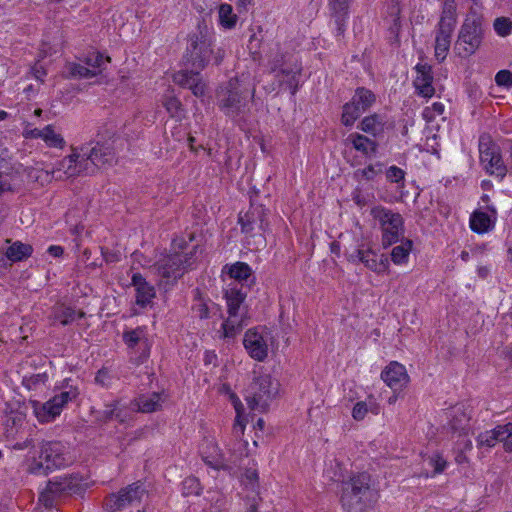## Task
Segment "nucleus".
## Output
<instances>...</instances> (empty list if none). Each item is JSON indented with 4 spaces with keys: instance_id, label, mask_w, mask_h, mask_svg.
Here are the masks:
<instances>
[{
    "instance_id": "nucleus-12",
    "label": "nucleus",
    "mask_w": 512,
    "mask_h": 512,
    "mask_svg": "<svg viewBox=\"0 0 512 512\" xmlns=\"http://www.w3.org/2000/svg\"><path fill=\"white\" fill-rule=\"evenodd\" d=\"M479 154L480 163L488 174L499 177L500 179L505 177L507 167L502 160L500 148L490 137H480Z\"/></svg>"
},
{
    "instance_id": "nucleus-33",
    "label": "nucleus",
    "mask_w": 512,
    "mask_h": 512,
    "mask_svg": "<svg viewBox=\"0 0 512 512\" xmlns=\"http://www.w3.org/2000/svg\"><path fill=\"white\" fill-rule=\"evenodd\" d=\"M245 316H230L221 325V337L233 338L235 337L246 325L244 322Z\"/></svg>"
},
{
    "instance_id": "nucleus-37",
    "label": "nucleus",
    "mask_w": 512,
    "mask_h": 512,
    "mask_svg": "<svg viewBox=\"0 0 512 512\" xmlns=\"http://www.w3.org/2000/svg\"><path fill=\"white\" fill-rule=\"evenodd\" d=\"M218 17L220 25L225 29H233L238 21V16L233 12L230 4L223 3L218 8Z\"/></svg>"
},
{
    "instance_id": "nucleus-64",
    "label": "nucleus",
    "mask_w": 512,
    "mask_h": 512,
    "mask_svg": "<svg viewBox=\"0 0 512 512\" xmlns=\"http://www.w3.org/2000/svg\"><path fill=\"white\" fill-rule=\"evenodd\" d=\"M111 376L107 368L100 369L95 377V382L101 386H108L110 384Z\"/></svg>"
},
{
    "instance_id": "nucleus-62",
    "label": "nucleus",
    "mask_w": 512,
    "mask_h": 512,
    "mask_svg": "<svg viewBox=\"0 0 512 512\" xmlns=\"http://www.w3.org/2000/svg\"><path fill=\"white\" fill-rule=\"evenodd\" d=\"M131 415L128 409L120 406L118 401H115V420L119 423H126Z\"/></svg>"
},
{
    "instance_id": "nucleus-23",
    "label": "nucleus",
    "mask_w": 512,
    "mask_h": 512,
    "mask_svg": "<svg viewBox=\"0 0 512 512\" xmlns=\"http://www.w3.org/2000/svg\"><path fill=\"white\" fill-rule=\"evenodd\" d=\"M132 285L135 287L137 305L145 307L151 303L156 295L153 285L149 284L140 273L133 274Z\"/></svg>"
},
{
    "instance_id": "nucleus-46",
    "label": "nucleus",
    "mask_w": 512,
    "mask_h": 512,
    "mask_svg": "<svg viewBox=\"0 0 512 512\" xmlns=\"http://www.w3.org/2000/svg\"><path fill=\"white\" fill-rule=\"evenodd\" d=\"M123 341L129 348H134L141 342H146L145 332L143 328H136L123 333Z\"/></svg>"
},
{
    "instance_id": "nucleus-5",
    "label": "nucleus",
    "mask_w": 512,
    "mask_h": 512,
    "mask_svg": "<svg viewBox=\"0 0 512 512\" xmlns=\"http://www.w3.org/2000/svg\"><path fill=\"white\" fill-rule=\"evenodd\" d=\"M279 382L270 374L254 371L251 383L245 391V400L252 410L263 412L279 393Z\"/></svg>"
},
{
    "instance_id": "nucleus-56",
    "label": "nucleus",
    "mask_w": 512,
    "mask_h": 512,
    "mask_svg": "<svg viewBox=\"0 0 512 512\" xmlns=\"http://www.w3.org/2000/svg\"><path fill=\"white\" fill-rule=\"evenodd\" d=\"M428 464L434 468V474H439L444 471L447 462L439 454H434L428 458Z\"/></svg>"
},
{
    "instance_id": "nucleus-41",
    "label": "nucleus",
    "mask_w": 512,
    "mask_h": 512,
    "mask_svg": "<svg viewBox=\"0 0 512 512\" xmlns=\"http://www.w3.org/2000/svg\"><path fill=\"white\" fill-rule=\"evenodd\" d=\"M497 441L503 444L506 452H512V423L498 425L494 428Z\"/></svg>"
},
{
    "instance_id": "nucleus-45",
    "label": "nucleus",
    "mask_w": 512,
    "mask_h": 512,
    "mask_svg": "<svg viewBox=\"0 0 512 512\" xmlns=\"http://www.w3.org/2000/svg\"><path fill=\"white\" fill-rule=\"evenodd\" d=\"M43 141L53 148H63L66 143L64 138L56 133L51 125L44 127Z\"/></svg>"
},
{
    "instance_id": "nucleus-52",
    "label": "nucleus",
    "mask_w": 512,
    "mask_h": 512,
    "mask_svg": "<svg viewBox=\"0 0 512 512\" xmlns=\"http://www.w3.org/2000/svg\"><path fill=\"white\" fill-rule=\"evenodd\" d=\"M497 442L498 441L494 429L482 432L477 437V444L479 447L492 448L496 445Z\"/></svg>"
},
{
    "instance_id": "nucleus-38",
    "label": "nucleus",
    "mask_w": 512,
    "mask_h": 512,
    "mask_svg": "<svg viewBox=\"0 0 512 512\" xmlns=\"http://www.w3.org/2000/svg\"><path fill=\"white\" fill-rule=\"evenodd\" d=\"M228 274L231 278L237 280L238 282H247L251 278V283H254V277H252V269L247 263L236 262L230 266Z\"/></svg>"
},
{
    "instance_id": "nucleus-59",
    "label": "nucleus",
    "mask_w": 512,
    "mask_h": 512,
    "mask_svg": "<svg viewBox=\"0 0 512 512\" xmlns=\"http://www.w3.org/2000/svg\"><path fill=\"white\" fill-rule=\"evenodd\" d=\"M495 82L498 86H512V72L509 70H501L495 76Z\"/></svg>"
},
{
    "instance_id": "nucleus-6",
    "label": "nucleus",
    "mask_w": 512,
    "mask_h": 512,
    "mask_svg": "<svg viewBox=\"0 0 512 512\" xmlns=\"http://www.w3.org/2000/svg\"><path fill=\"white\" fill-rule=\"evenodd\" d=\"M484 36L483 17L475 10L467 15L458 34L454 50L462 58L473 55L480 47Z\"/></svg>"
},
{
    "instance_id": "nucleus-26",
    "label": "nucleus",
    "mask_w": 512,
    "mask_h": 512,
    "mask_svg": "<svg viewBox=\"0 0 512 512\" xmlns=\"http://www.w3.org/2000/svg\"><path fill=\"white\" fill-rule=\"evenodd\" d=\"M202 459L203 461L214 469H229L224 456L220 453L218 446L215 443L209 442L205 447L202 448Z\"/></svg>"
},
{
    "instance_id": "nucleus-35",
    "label": "nucleus",
    "mask_w": 512,
    "mask_h": 512,
    "mask_svg": "<svg viewBox=\"0 0 512 512\" xmlns=\"http://www.w3.org/2000/svg\"><path fill=\"white\" fill-rule=\"evenodd\" d=\"M295 62L291 60V57L275 49H272L269 55L268 65L271 72L281 74V69H288L290 65Z\"/></svg>"
},
{
    "instance_id": "nucleus-21",
    "label": "nucleus",
    "mask_w": 512,
    "mask_h": 512,
    "mask_svg": "<svg viewBox=\"0 0 512 512\" xmlns=\"http://www.w3.org/2000/svg\"><path fill=\"white\" fill-rule=\"evenodd\" d=\"M415 69L417 76L414 80V86L418 94L425 98L432 97L435 89L432 85L433 75L431 66L428 64H417Z\"/></svg>"
},
{
    "instance_id": "nucleus-17",
    "label": "nucleus",
    "mask_w": 512,
    "mask_h": 512,
    "mask_svg": "<svg viewBox=\"0 0 512 512\" xmlns=\"http://www.w3.org/2000/svg\"><path fill=\"white\" fill-rule=\"evenodd\" d=\"M224 297L227 303V311L230 316H246V310L242 306L246 297L247 290L244 289L243 285L230 284L225 290Z\"/></svg>"
},
{
    "instance_id": "nucleus-43",
    "label": "nucleus",
    "mask_w": 512,
    "mask_h": 512,
    "mask_svg": "<svg viewBox=\"0 0 512 512\" xmlns=\"http://www.w3.org/2000/svg\"><path fill=\"white\" fill-rule=\"evenodd\" d=\"M163 105L171 117L175 118L178 121L184 118V108L179 99H177L176 97H166L163 102Z\"/></svg>"
},
{
    "instance_id": "nucleus-58",
    "label": "nucleus",
    "mask_w": 512,
    "mask_h": 512,
    "mask_svg": "<svg viewBox=\"0 0 512 512\" xmlns=\"http://www.w3.org/2000/svg\"><path fill=\"white\" fill-rule=\"evenodd\" d=\"M47 381L46 373L33 374L24 378V383L29 389L36 388L39 384H44Z\"/></svg>"
},
{
    "instance_id": "nucleus-48",
    "label": "nucleus",
    "mask_w": 512,
    "mask_h": 512,
    "mask_svg": "<svg viewBox=\"0 0 512 512\" xmlns=\"http://www.w3.org/2000/svg\"><path fill=\"white\" fill-rule=\"evenodd\" d=\"M381 169H382V165L380 163L375 164V165L370 164L363 169L356 170L354 172V177L357 180L364 179V180L370 181V180H373L381 172Z\"/></svg>"
},
{
    "instance_id": "nucleus-22",
    "label": "nucleus",
    "mask_w": 512,
    "mask_h": 512,
    "mask_svg": "<svg viewBox=\"0 0 512 512\" xmlns=\"http://www.w3.org/2000/svg\"><path fill=\"white\" fill-rule=\"evenodd\" d=\"M351 1L352 0H329V12L335 22L337 36H343L345 33Z\"/></svg>"
},
{
    "instance_id": "nucleus-61",
    "label": "nucleus",
    "mask_w": 512,
    "mask_h": 512,
    "mask_svg": "<svg viewBox=\"0 0 512 512\" xmlns=\"http://www.w3.org/2000/svg\"><path fill=\"white\" fill-rule=\"evenodd\" d=\"M405 172L397 167V166H391L386 172V177L389 181L398 183L401 180L404 179Z\"/></svg>"
},
{
    "instance_id": "nucleus-42",
    "label": "nucleus",
    "mask_w": 512,
    "mask_h": 512,
    "mask_svg": "<svg viewBox=\"0 0 512 512\" xmlns=\"http://www.w3.org/2000/svg\"><path fill=\"white\" fill-rule=\"evenodd\" d=\"M363 114L362 110L354 104V101H350L343 106L342 123L345 126H352L354 122Z\"/></svg>"
},
{
    "instance_id": "nucleus-55",
    "label": "nucleus",
    "mask_w": 512,
    "mask_h": 512,
    "mask_svg": "<svg viewBox=\"0 0 512 512\" xmlns=\"http://www.w3.org/2000/svg\"><path fill=\"white\" fill-rule=\"evenodd\" d=\"M105 61L110 62V57L107 56L104 58V56L99 52H93L85 59L86 65L92 67L93 69L102 68Z\"/></svg>"
},
{
    "instance_id": "nucleus-8",
    "label": "nucleus",
    "mask_w": 512,
    "mask_h": 512,
    "mask_svg": "<svg viewBox=\"0 0 512 512\" xmlns=\"http://www.w3.org/2000/svg\"><path fill=\"white\" fill-rule=\"evenodd\" d=\"M146 495L147 490L141 482L137 481L108 494L103 500V507L107 512H121L138 507Z\"/></svg>"
},
{
    "instance_id": "nucleus-53",
    "label": "nucleus",
    "mask_w": 512,
    "mask_h": 512,
    "mask_svg": "<svg viewBox=\"0 0 512 512\" xmlns=\"http://www.w3.org/2000/svg\"><path fill=\"white\" fill-rule=\"evenodd\" d=\"M79 395V391L76 387H70L69 390L62 391L61 393L55 395L54 401L58 402V404L63 408L68 402L75 400Z\"/></svg>"
},
{
    "instance_id": "nucleus-51",
    "label": "nucleus",
    "mask_w": 512,
    "mask_h": 512,
    "mask_svg": "<svg viewBox=\"0 0 512 512\" xmlns=\"http://www.w3.org/2000/svg\"><path fill=\"white\" fill-rule=\"evenodd\" d=\"M444 105L441 102H435L431 106L425 107L422 115L427 122H432L437 116L444 113Z\"/></svg>"
},
{
    "instance_id": "nucleus-36",
    "label": "nucleus",
    "mask_w": 512,
    "mask_h": 512,
    "mask_svg": "<svg viewBox=\"0 0 512 512\" xmlns=\"http://www.w3.org/2000/svg\"><path fill=\"white\" fill-rule=\"evenodd\" d=\"M375 100V94L364 87L357 88L354 96L352 97L354 104H356L363 113L373 105Z\"/></svg>"
},
{
    "instance_id": "nucleus-28",
    "label": "nucleus",
    "mask_w": 512,
    "mask_h": 512,
    "mask_svg": "<svg viewBox=\"0 0 512 512\" xmlns=\"http://www.w3.org/2000/svg\"><path fill=\"white\" fill-rule=\"evenodd\" d=\"M346 141L350 143L355 150L362 153L366 157H371L377 152V142L362 134L351 133L347 137Z\"/></svg>"
},
{
    "instance_id": "nucleus-10",
    "label": "nucleus",
    "mask_w": 512,
    "mask_h": 512,
    "mask_svg": "<svg viewBox=\"0 0 512 512\" xmlns=\"http://www.w3.org/2000/svg\"><path fill=\"white\" fill-rule=\"evenodd\" d=\"M371 215L379 222L384 248L397 243L403 237L404 221L399 213L377 206L371 209Z\"/></svg>"
},
{
    "instance_id": "nucleus-15",
    "label": "nucleus",
    "mask_w": 512,
    "mask_h": 512,
    "mask_svg": "<svg viewBox=\"0 0 512 512\" xmlns=\"http://www.w3.org/2000/svg\"><path fill=\"white\" fill-rule=\"evenodd\" d=\"M348 260L352 263L361 262L366 268L377 274H384L389 271L390 263L387 255H379L372 249H357L348 256Z\"/></svg>"
},
{
    "instance_id": "nucleus-7",
    "label": "nucleus",
    "mask_w": 512,
    "mask_h": 512,
    "mask_svg": "<svg viewBox=\"0 0 512 512\" xmlns=\"http://www.w3.org/2000/svg\"><path fill=\"white\" fill-rule=\"evenodd\" d=\"M241 230L246 234V243L254 249L265 246L264 232L268 226L267 210L263 205H251L249 210L239 216Z\"/></svg>"
},
{
    "instance_id": "nucleus-63",
    "label": "nucleus",
    "mask_w": 512,
    "mask_h": 512,
    "mask_svg": "<svg viewBox=\"0 0 512 512\" xmlns=\"http://www.w3.org/2000/svg\"><path fill=\"white\" fill-rule=\"evenodd\" d=\"M189 89L192 93L197 96H203L205 93V84L202 82V78L200 73L196 75V79L193 80V83L189 86Z\"/></svg>"
},
{
    "instance_id": "nucleus-4",
    "label": "nucleus",
    "mask_w": 512,
    "mask_h": 512,
    "mask_svg": "<svg viewBox=\"0 0 512 512\" xmlns=\"http://www.w3.org/2000/svg\"><path fill=\"white\" fill-rule=\"evenodd\" d=\"M224 55L223 49L218 48L215 51L212 48V35L207 25L198 24L196 31L189 35V45L184 55L185 65L203 70L212 58L214 63L219 65Z\"/></svg>"
},
{
    "instance_id": "nucleus-49",
    "label": "nucleus",
    "mask_w": 512,
    "mask_h": 512,
    "mask_svg": "<svg viewBox=\"0 0 512 512\" xmlns=\"http://www.w3.org/2000/svg\"><path fill=\"white\" fill-rule=\"evenodd\" d=\"M69 71L73 77H79V78H92V77L98 75V73L100 72V71L89 69L88 67H86L82 64H78V63L70 64Z\"/></svg>"
},
{
    "instance_id": "nucleus-34",
    "label": "nucleus",
    "mask_w": 512,
    "mask_h": 512,
    "mask_svg": "<svg viewBox=\"0 0 512 512\" xmlns=\"http://www.w3.org/2000/svg\"><path fill=\"white\" fill-rule=\"evenodd\" d=\"M32 252L33 248L31 245L16 241L7 248L6 256L13 262H19L30 257Z\"/></svg>"
},
{
    "instance_id": "nucleus-19",
    "label": "nucleus",
    "mask_w": 512,
    "mask_h": 512,
    "mask_svg": "<svg viewBox=\"0 0 512 512\" xmlns=\"http://www.w3.org/2000/svg\"><path fill=\"white\" fill-rule=\"evenodd\" d=\"M456 24V8L454 0H445L442 15L438 24L436 38L451 41V35Z\"/></svg>"
},
{
    "instance_id": "nucleus-54",
    "label": "nucleus",
    "mask_w": 512,
    "mask_h": 512,
    "mask_svg": "<svg viewBox=\"0 0 512 512\" xmlns=\"http://www.w3.org/2000/svg\"><path fill=\"white\" fill-rule=\"evenodd\" d=\"M450 43V40H445L444 38L435 39V57L439 62H442L446 58Z\"/></svg>"
},
{
    "instance_id": "nucleus-20",
    "label": "nucleus",
    "mask_w": 512,
    "mask_h": 512,
    "mask_svg": "<svg viewBox=\"0 0 512 512\" xmlns=\"http://www.w3.org/2000/svg\"><path fill=\"white\" fill-rule=\"evenodd\" d=\"M449 427L459 437L467 436L470 431V410L464 406H455L449 414Z\"/></svg>"
},
{
    "instance_id": "nucleus-30",
    "label": "nucleus",
    "mask_w": 512,
    "mask_h": 512,
    "mask_svg": "<svg viewBox=\"0 0 512 512\" xmlns=\"http://www.w3.org/2000/svg\"><path fill=\"white\" fill-rule=\"evenodd\" d=\"M17 177V173L14 172L11 164L7 160L0 158V194L14 191Z\"/></svg>"
},
{
    "instance_id": "nucleus-27",
    "label": "nucleus",
    "mask_w": 512,
    "mask_h": 512,
    "mask_svg": "<svg viewBox=\"0 0 512 512\" xmlns=\"http://www.w3.org/2000/svg\"><path fill=\"white\" fill-rule=\"evenodd\" d=\"M301 71V66L295 62L288 69H281V74H276L275 77L281 85H286L292 95H295L299 87Z\"/></svg>"
},
{
    "instance_id": "nucleus-32",
    "label": "nucleus",
    "mask_w": 512,
    "mask_h": 512,
    "mask_svg": "<svg viewBox=\"0 0 512 512\" xmlns=\"http://www.w3.org/2000/svg\"><path fill=\"white\" fill-rule=\"evenodd\" d=\"M216 310H218L217 304L210 300H205L202 298L199 290H196L194 303L192 305V312L194 316L200 320L208 319Z\"/></svg>"
},
{
    "instance_id": "nucleus-11",
    "label": "nucleus",
    "mask_w": 512,
    "mask_h": 512,
    "mask_svg": "<svg viewBox=\"0 0 512 512\" xmlns=\"http://www.w3.org/2000/svg\"><path fill=\"white\" fill-rule=\"evenodd\" d=\"M78 479L72 475L56 477L49 480L46 488L40 493L39 501L47 508L56 506L62 499L75 493Z\"/></svg>"
},
{
    "instance_id": "nucleus-39",
    "label": "nucleus",
    "mask_w": 512,
    "mask_h": 512,
    "mask_svg": "<svg viewBox=\"0 0 512 512\" xmlns=\"http://www.w3.org/2000/svg\"><path fill=\"white\" fill-rule=\"evenodd\" d=\"M413 243L406 239L400 245L395 246L391 251V260L394 264L400 265L408 261L409 254L412 250Z\"/></svg>"
},
{
    "instance_id": "nucleus-25",
    "label": "nucleus",
    "mask_w": 512,
    "mask_h": 512,
    "mask_svg": "<svg viewBox=\"0 0 512 512\" xmlns=\"http://www.w3.org/2000/svg\"><path fill=\"white\" fill-rule=\"evenodd\" d=\"M84 316L85 313L81 310L76 311L70 306L58 304L53 307L50 319L53 323L59 322L61 325L66 326L74 322L77 318H83Z\"/></svg>"
},
{
    "instance_id": "nucleus-13",
    "label": "nucleus",
    "mask_w": 512,
    "mask_h": 512,
    "mask_svg": "<svg viewBox=\"0 0 512 512\" xmlns=\"http://www.w3.org/2000/svg\"><path fill=\"white\" fill-rule=\"evenodd\" d=\"M194 263L192 252L183 254L175 252L160 259L153 268L162 278L176 280L180 278Z\"/></svg>"
},
{
    "instance_id": "nucleus-14",
    "label": "nucleus",
    "mask_w": 512,
    "mask_h": 512,
    "mask_svg": "<svg viewBox=\"0 0 512 512\" xmlns=\"http://www.w3.org/2000/svg\"><path fill=\"white\" fill-rule=\"evenodd\" d=\"M80 153V146L72 147L71 154L55 164V167L51 171L52 175L58 179H62L63 177L72 178L80 175H88L87 170L90 169L87 167V164H84V160Z\"/></svg>"
},
{
    "instance_id": "nucleus-18",
    "label": "nucleus",
    "mask_w": 512,
    "mask_h": 512,
    "mask_svg": "<svg viewBox=\"0 0 512 512\" xmlns=\"http://www.w3.org/2000/svg\"><path fill=\"white\" fill-rule=\"evenodd\" d=\"M243 345L251 358L257 361H264L268 355L267 343L259 332L254 329L246 331Z\"/></svg>"
},
{
    "instance_id": "nucleus-1",
    "label": "nucleus",
    "mask_w": 512,
    "mask_h": 512,
    "mask_svg": "<svg viewBox=\"0 0 512 512\" xmlns=\"http://www.w3.org/2000/svg\"><path fill=\"white\" fill-rule=\"evenodd\" d=\"M255 92L256 84L249 74L233 77L217 89V105L225 116L242 126L249 119Z\"/></svg>"
},
{
    "instance_id": "nucleus-40",
    "label": "nucleus",
    "mask_w": 512,
    "mask_h": 512,
    "mask_svg": "<svg viewBox=\"0 0 512 512\" xmlns=\"http://www.w3.org/2000/svg\"><path fill=\"white\" fill-rule=\"evenodd\" d=\"M383 119L377 115H370L365 117L360 123V129L365 132L376 136L383 131Z\"/></svg>"
},
{
    "instance_id": "nucleus-9",
    "label": "nucleus",
    "mask_w": 512,
    "mask_h": 512,
    "mask_svg": "<svg viewBox=\"0 0 512 512\" xmlns=\"http://www.w3.org/2000/svg\"><path fill=\"white\" fill-rule=\"evenodd\" d=\"M80 155L84 164L91 170L88 175L95 174L100 168L110 167L116 163V153L113 144L109 141L87 143L80 146Z\"/></svg>"
},
{
    "instance_id": "nucleus-50",
    "label": "nucleus",
    "mask_w": 512,
    "mask_h": 512,
    "mask_svg": "<svg viewBox=\"0 0 512 512\" xmlns=\"http://www.w3.org/2000/svg\"><path fill=\"white\" fill-rule=\"evenodd\" d=\"M494 29L501 37H506L512 32V21L506 17H498L494 21Z\"/></svg>"
},
{
    "instance_id": "nucleus-57",
    "label": "nucleus",
    "mask_w": 512,
    "mask_h": 512,
    "mask_svg": "<svg viewBox=\"0 0 512 512\" xmlns=\"http://www.w3.org/2000/svg\"><path fill=\"white\" fill-rule=\"evenodd\" d=\"M369 411L368 405L364 401L357 402L352 409V417L356 421H361L365 418Z\"/></svg>"
},
{
    "instance_id": "nucleus-31",
    "label": "nucleus",
    "mask_w": 512,
    "mask_h": 512,
    "mask_svg": "<svg viewBox=\"0 0 512 512\" xmlns=\"http://www.w3.org/2000/svg\"><path fill=\"white\" fill-rule=\"evenodd\" d=\"M62 407L51 398L43 404L34 406L36 417L40 422H50L60 415Z\"/></svg>"
},
{
    "instance_id": "nucleus-29",
    "label": "nucleus",
    "mask_w": 512,
    "mask_h": 512,
    "mask_svg": "<svg viewBox=\"0 0 512 512\" xmlns=\"http://www.w3.org/2000/svg\"><path fill=\"white\" fill-rule=\"evenodd\" d=\"M161 407V395L152 393L150 395H141L130 403L131 411H140L143 413H151L157 411Z\"/></svg>"
},
{
    "instance_id": "nucleus-3",
    "label": "nucleus",
    "mask_w": 512,
    "mask_h": 512,
    "mask_svg": "<svg viewBox=\"0 0 512 512\" xmlns=\"http://www.w3.org/2000/svg\"><path fill=\"white\" fill-rule=\"evenodd\" d=\"M67 447L59 441H42L34 456L28 460L27 472L35 476H47L73 463Z\"/></svg>"
},
{
    "instance_id": "nucleus-2",
    "label": "nucleus",
    "mask_w": 512,
    "mask_h": 512,
    "mask_svg": "<svg viewBox=\"0 0 512 512\" xmlns=\"http://www.w3.org/2000/svg\"><path fill=\"white\" fill-rule=\"evenodd\" d=\"M378 499L377 483L368 472L353 474L342 483L341 503L347 512H365Z\"/></svg>"
},
{
    "instance_id": "nucleus-24",
    "label": "nucleus",
    "mask_w": 512,
    "mask_h": 512,
    "mask_svg": "<svg viewBox=\"0 0 512 512\" xmlns=\"http://www.w3.org/2000/svg\"><path fill=\"white\" fill-rule=\"evenodd\" d=\"M487 209L490 214L482 211H474L472 213L470 217V227L474 232L485 233L492 228L496 218V209L492 206H487Z\"/></svg>"
},
{
    "instance_id": "nucleus-47",
    "label": "nucleus",
    "mask_w": 512,
    "mask_h": 512,
    "mask_svg": "<svg viewBox=\"0 0 512 512\" xmlns=\"http://www.w3.org/2000/svg\"><path fill=\"white\" fill-rule=\"evenodd\" d=\"M202 490L200 481L194 476H189L182 482V494L184 496H198Z\"/></svg>"
},
{
    "instance_id": "nucleus-60",
    "label": "nucleus",
    "mask_w": 512,
    "mask_h": 512,
    "mask_svg": "<svg viewBox=\"0 0 512 512\" xmlns=\"http://www.w3.org/2000/svg\"><path fill=\"white\" fill-rule=\"evenodd\" d=\"M231 398L233 400L234 407H235V409L237 411L236 422L234 424V431L237 434L238 433L243 434L244 428H245V424L240 420V409H239V407H242V404H241V402L239 401V399L235 395H232Z\"/></svg>"
},
{
    "instance_id": "nucleus-44",
    "label": "nucleus",
    "mask_w": 512,
    "mask_h": 512,
    "mask_svg": "<svg viewBox=\"0 0 512 512\" xmlns=\"http://www.w3.org/2000/svg\"><path fill=\"white\" fill-rule=\"evenodd\" d=\"M202 70H196L191 68L190 70L188 67L184 70L178 71L173 75V81L182 86L189 88V86L193 83V80L196 79V75L199 74Z\"/></svg>"
},
{
    "instance_id": "nucleus-16",
    "label": "nucleus",
    "mask_w": 512,
    "mask_h": 512,
    "mask_svg": "<svg viewBox=\"0 0 512 512\" xmlns=\"http://www.w3.org/2000/svg\"><path fill=\"white\" fill-rule=\"evenodd\" d=\"M381 379L394 391H401L409 383L404 365L393 361L381 373Z\"/></svg>"
}]
</instances>
